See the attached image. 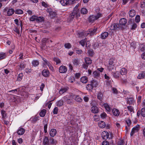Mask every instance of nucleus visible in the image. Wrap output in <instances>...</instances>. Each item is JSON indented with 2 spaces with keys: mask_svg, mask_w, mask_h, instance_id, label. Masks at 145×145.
I'll use <instances>...</instances> for the list:
<instances>
[{
  "mask_svg": "<svg viewBox=\"0 0 145 145\" xmlns=\"http://www.w3.org/2000/svg\"><path fill=\"white\" fill-rule=\"evenodd\" d=\"M72 94L67 95L62 98V100H63V102L66 103L67 104L70 105L72 103Z\"/></svg>",
  "mask_w": 145,
  "mask_h": 145,
  "instance_id": "1",
  "label": "nucleus"
},
{
  "mask_svg": "<svg viewBox=\"0 0 145 145\" xmlns=\"http://www.w3.org/2000/svg\"><path fill=\"white\" fill-rule=\"evenodd\" d=\"M4 12H6L7 16H12L15 10L13 8H6L4 9Z\"/></svg>",
  "mask_w": 145,
  "mask_h": 145,
  "instance_id": "2",
  "label": "nucleus"
},
{
  "mask_svg": "<svg viewBox=\"0 0 145 145\" xmlns=\"http://www.w3.org/2000/svg\"><path fill=\"white\" fill-rule=\"evenodd\" d=\"M97 97L99 101V105L101 106H102V105H103V95L102 93L101 92L98 93L97 95Z\"/></svg>",
  "mask_w": 145,
  "mask_h": 145,
  "instance_id": "3",
  "label": "nucleus"
},
{
  "mask_svg": "<svg viewBox=\"0 0 145 145\" xmlns=\"http://www.w3.org/2000/svg\"><path fill=\"white\" fill-rule=\"evenodd\" d=\"M140 126L138 125H137L135 127H133L132 130L131 131L130 133V135L132 136L136 132H137L140 129Z\"/></svg>",
  "mask_w": 145,
  "mask_h": 145,
  "instance_id": "4",
  "label": "nucleus"
},
{
  "mask_svg": "<svg viewBox=\"0 0 145 145\" xmlns=\"http://www.w3.org/2000/svg\"><path fill=\"white\" fill-rule=\"evenodd\" d=\"M120 27V25L117 23H114L112 24L110 27V29L111 30H115Z\"/></svg>",
  "mask_w": 145,
  "mask_h": 145,
  "instance_id": "5",
  "label": "nucleus"
},
{
  "mask_svg": "<svg viewBox=\"0 0 145 145\" xmlns=\"http://www.w3.org/2000/svg\"><path fill=\"white\" fill-rule=\"evenodd\" d=\"M67 70V67L66 66L63 65L60 66L59 69V72L61 73H65Z\"/></svg>",
  "mask_w": 145,
  "mask_h": 145,
  "instance_id": "6",
  "label": "nucleus"
},
{
  "mask_svg": "<svg viewBox=\"0 0 145 145\" xmlns=\"http://www.w3.org/2000/svg\"><path fill=\"white\" fill-rule=\"evenodd\" d=\"M72 99H74L76 101L78 102L81 103L83 101L82 99L79 95L72 94Z\"/></svg>",
  "mask_w": 145,
  "mask_h": 145,
  "instance_id": "7",
  "label": "nucleus"
},
{
  "mask_svg": "<svg viewBox=\"0 0 145 145\" xmlns=\"http://www.w3.org/2000/svg\"><path fill=\"white\" fill-rule=\"evenodd\" d=\"M91 110L92 112L94 114L97 113L99 111L98 108L95 106H93L91 108Z\"/></svg>",
  "mask_w": 145,
  "mask_h": 145,
  "instance_id": "8",
  "label": "nucleus"
},
{
  "mask_svg": "<svg viewBox=\"0 0 145 145\" xmlns=\"http://www.w3.org/2000/svg\"><path fill=\"white\" fill-rule=\"evenodd\" d=\"M42 73V75L45 77H49L50 76V72L48 69H44L43 70Z\"/></svg>",
  "mask_w": 145,
  "mask_h": 145,
  "instance_id": "9",
  "label": "nucleus"
},
{
  "mask_svg": "<svg viewBox=\"0 0 145 145\" xmlns=\"http://www.w3.org/2000/svg\"><path fill=\"white\" fill-rule=\"evenodd\" d=\"M109 136L108 133L105 131H103L101 134L102 137L104 140H106L108 138Z\"/></svg>",
  "mask_w": 145,
  "mask_h": 145,
  "instance_id": "10",
  "label": "nucleus"
},
{
  "mask_svg": "<svg viewBox=\"0 0 145 145\" xmlns=\"http://www.w3.org/2000/svg\"><path fill=\"white\" fill-rule=\"evenodd\" d=\"M25 130L22 127H19L17 131L18 135H23L25 132Z\"/></svg>",
  "mask_w": 145,
  "mask_h": 145,
  "instance_id": "11",
  "label": "nucleus"
},
{
  "mask_svg": "<svg viewBox=\"0 0 145 145\" xmlns=\"http://www.w3.org/2000/svg\"><path fill=\"white\" fill-rule=\"evenodd\" d=\"M87 39L86 38H85L84 39H82L79 42L80 44L83 47H84L85 44H86V46L87 47V42H86Z\"/></svg>",
  "mask_w": 145,
  "mask_h": 145,
  "instance_id": "12",
  "label": "nucleus"
},
{
  "mask_svg": "<svg viewBox=\"0 0 145 145\" xmlns=\"http://www.w3.org/2000/svg\"><path fill=\"white\" fill-rule=\"evenodd\" d=\"M97 30V28H95L94 29H90L88 31L89 35H93L95 34V33Z\"/></svg>",
  "mask_w": 145,
  "mask_h": 145,
  "instance_id": "13",
  "label": "nucleus"
},
{
  "mask_svg": "<svg viewBox=\"0 0 145 145\" xmlns=\"http://www.w3.org/2000/svg\"><path fill=\"white\" fill-rule=\"evenodd\" d=\"M111 74L114 78L116 79L118 78L121 74L118 71H116L115 72H112Z\"/></svg>",
  "mask_w": 145,
  "mask_h": 145,
  "instance_id": "14",
  "label": "nucleus"
},
{
  "mask_svg": "<svg viewBox=\"0 0 145 145\" xmlns=\"http://www.w3.org/2000/svg\"><path fill=\"white\" fill-rule=\"evenodd\" d=\"M127 20L124 18H121L120 20L119 24L122 25H124L127 23Z\"/></svg>",
  "mask_w": 145,
  "mask_h": 145,
  "instance_id": "15",
  "label": "nucleus"
},
{
  "mask_svg": "<svg viewBox=\"0 0 145 145\" xmlns=\"http://www.w3.org/2000/svg\"><path fill=\"white\" fill-rule=\"evenodd\" d=\"M135 101L133 98H130L127 99V104H129V105H132L134 104Z\"/></svg>",
  "mask_w": 145,
  "mask_h": 145,
  "instance_id": "16",
  "label": "nucleus"
},
{
  "mask_svg": "<svg viewBox=\"0 0 145 145\" xmlns=\"http://www.w3.org/2000/svg\"><path fill=\"white\" fill-rule=\"evenodd\" d=\"M31 64L33 66L36 67L39 65V63L38 60L34 59L32 61Z\"/></svg>",
  "mask_w": 145,
  "mask_h": 145,
  "instance_id": "17",
  "label": "nucleus"
},
{
  "mask_svg": "<svg viewBox=\"0 0 145 145\" xmlns=\"http://www.w3.org/2000/svg\"><path fill=\"white\" fill-rule=\"evenodd\" d=\"M93 76L94 77L96 78H99L100 76V73L99 71H95L93 73Z\"/></svg>",
  "mask_w": 145,
  "mask_h": 145,
  "instance_id": "18",
  "label": "nucleus"
},
{
  "mask_svg": "<svg viewBox=\"0 0 145 145\" xmlns=\"http://www.w3.org/2000/svg\"><path fill=\"white\" fill-rule=\"evenodd\" d=\"M112 112L113 114L115 116H118L120 114L119 110L116 108H114L112 110Z\"/></svg>",
  "mask_w": 145,
  "mask_h": 145,
  "instance_id": "19",
  "label": "nucleus"
},
{
  "mask_svg": "<svg viewBox=\"0 0 145 145\" xmlns=\"http://www.w3.org/2000/svg\"><path fill=\"white\" fill-rule=\"evenodd\" d=\"M57 131L56 129H51L50 132V135L52 137H54L56 134Z\"/></svg>",
  "mask_w": 145,
  "mask_h": 145,
  "instance_id": "20",
  "label": "nucleus"
},
{
  "mask_svg": "<svg viewBox=\"0 0 145 145\" xmlns=\"http://www.w3.org/2000/svg\"><path fill=\"white\" fill-rule=\"evenodd\" d=\"M130 17L132 18L134 17L136 14V12L134 10H131L129 11V13Z\"/></svg>",
  "mask_w": 145,
  "mask_h": 145,
  "instance_id": "21",
  "label": "nucleus"
},
{
  "mask_svg": "<svg viewBox=\"0 0 145 145\" xmlns=\"http://www.w3.org/2000/svg\"><path fill=\"white\" fill-rule=\"evenodd\" d=\"M137 77L139 79L145 78V71H143L140 73Z\"/></svg>",
  "mask_w": 145,
  "mask_h": 145,
  "instance_id": "22",
  "label": "nucleus"
},
{
  "mask_svg": "<svg viewBox=\"0 0 145 145\" xmlns=\"http://www.w3.org/2000/svg\"><path fill=\"white\" fill-rule=\"evenodd\" d=\"M108 35V33L107 32H105L101 34L100 37L102 39H106Z\"/></svg>",
  "mask_w": 145,
  "mask_h": 145,
  "instance_id": "23",
  "label": "nucleus"
},
{
  "mask_svg": "<svg viewBox=\"0 0 145 145\" xmlns=\"http://www.w3.org/2000/svg\"><path fill=\"white\" fill-rule=\"evenodd\" d=\"M80 81L82 83L86 84L88 81V77L86 76H83L81 78Z\"/></svg>",
  "mask_w": 145,
  "mask_h": 145,
  "instance_id": "24",
  "label": "nucleus"
},
{
  "mask_svg": "<svg viewBox=\"0 0 145 145\" xmlns=\"http://www.w3.org/2000/svg\"><path fill=\"white\" fill-rule=\"evenodd\" d=\"M96 20V18L95 15L90 16L89 18V21L90 22L93 23Z\"/></svg>",
  "mask_w": 145,
  "mask_h": 145,
  "instance_id": "25",
  "label": "nucleus"
},
{
  "mask_svg": "<svg viewBox=\"0 0 145 145\" xmlns=\"http://www.w3.org/2000/svg\"><path fill=\"white\" fill-rule=\"evenodd\" d=\"M68 90V88L67 87L62 88L59 91V93L61 95H62L64 93L66 92Z\"/></svg>",
  "mask_w": 145,
  "mask_h": 145,
  "instance_id": "26",
  "label": "nucleus"
},
{
  "mask_svg": "<svg viewBox=\"0 0 145 145\" xmlns=\"http://www.w3.org/2000/svg\"><path fill=\"white\" fill-rule=\"evenodd\" d=\"M79 14H77L74 12H72L69 15V19L70 20H72L74 18L75 15L78 16Z\"/></svg>",
  "mask_w": 145,
  "mask_h": 145,
  "instance_id": "27",
  "label": "nucleus"
},
{
  "mask_svg": "<svg viewBox=\"0 0 145 145\" xmlns=\"http://www.w3.org/2000/svg\"><path fill=\"white\" fill-rule=\"evenodd\" d=\"M21 91V89L20 88H18L17 89L12 90H10L8 91V92H12L13 93H15L16 94H18V93H19Z\"/></svg>",
  "mask_w": 145,
  "mask_h": 145,
  "instance_id": "28",
  "label": "nucleus"
},
{
  "mask_svg": "<svg viewBox=\"0 0 145 145\" xmlns=\"http://www.w3.org/2000/svg\"><path fill=\"white\" fill-rule=\"evenodd\" d=\"M84 61L85 63L88 65L91 64L92 63V60L89 57H86L84 58Z\"/></svg>",
  "mask_w": 145,
  "mask_h": 145,
  "instance_id": "29",
  "label": "nucleus"
},
{
  "mask_svg": "<svg viewBox=\"0 0 145 145\" xmlns=\"http://www.w3.org/2000/svg\"><path fill=\"white\" fill-rule=\"evenodd\" d=\"M39 116H35L32 117L31 118V120L32 123H35L39 120Z\"/></svg>",
  "mask_w": 145,
  "mask_h": 145,
  "instance_id": "30",
  "label": "nucleus"
},
{
  "mask_svg": "<svg viewBox=\"0 0 145 145\" xmlns=\"http://www.w3.org/2000/svg\"><path fill=\"white\" fill-rule=\"evenodd\" d=\"M60 3L63 6H65L69 4V1L68 0H60Z\"/></svg>",
  "mask_w": 145,
  "mask_h": 145,
  "instance_id": "31",
  "label": "nucleus"
},
{
  "mask_svg": "<svg viewBox=\"0 0 145 145\" xmlns=\"http://www.w3.org/2000/svg\"><path fill=\"white\" fill-rule=\"evenodd\" d=\"M98 125L99 127L103 128L105 127L106 124L104 121H100L98 123Z\"/></svg>",
  "mask_w": 145,
  "mask_h": 145,
  "instance_id": "32",
  "label": "nucleus"
},
{
  "mask_svg": "<svg viewBox=\"0 0 145 145\" xmlns=\"http://www.w3.org/2000/svg\"><path fill=\"white\" fill-rule=\"evenodd\" d=\"M127 72V70L125 68H123L121 69L120 72V74L122 75H125Z\"/></svg>",
  "mask_w": 145,
  "mask_h": 145,
  "instance_id": "33",
  "label": "nucleus"
},
{
  "mask_svg": "<svg viewBox=\"0 0 145 145\" xmlns=\"http://www.w3.org/2000/svg\"><path fill=\"white\" fill-rule=\"evenodd\" d=\"M102 105H103L105 109L108 112H110L111 110V108H110L109 105L107 104L106 103L103 104Z\"/></svg>",
  "mask_w": 145,
  "mask_h": 145,
  "instance_id": "34",
  "label": "nucleus"
},
{
  "mask_svg": "<svg viewBox=\"0 0 145 145\" xmlns=\"http://www.w3.org/2000/svg\"><path fill=\"white\" fill-rule=\"evenodd\" d=\"M64 102L62 99L56 103V105L57 106L61 107L63 105Z\"/></svg>",
  "mask_w": 145,
  "mask_h": 145,
  "instance_id": "35",
  "label": "nucleus"
},
{
  "mask_svg": "<svg viewBox=\"0 0 145 145\" xmlns=\"http://www.w3.org/2000/svg\"><path fill=\"white\" fill-rule=\"evenodd\" d=\"M49 12V15L51 18H53L55 17L57 15L56 12H53L51 11V10L48 11Z\"/></svg>",
  "mask_w": 145,
  "mask_h": 145,
  "instance_id": "36",
  "label": "nucleus"
},
{
  "mask_svg": "<svg viewBox=\"0 0 145 145\" xmlns=\"http://www.w3.org/2000/svg\"><path fill=\"white\" fill-rule=\"evenodd\" d=\"M1 114L2 116V119L3 120H5L7 116V114L5 111L3 110H1Z\"/></svg>",
  "mask_w": 145,
  "mask_h": 145,
  "instance_id": "37",
  "label": "nucleus"
},
{
  "mask_svg": "<svg viewBox=\"0 0 145 145\" xmlns=\"http://www.w3.org/2000/svg\"><path fill=\"white\" fill-rule=\"evenodd\" d=\"M26 66V64L24 63V62H23L21 63L19 65H18L17 67H20L19 69L20 70H22L25 68Z\"/></svg>",
  "mask_w": 145,
  "mask_h": 145,
  "instance_id": "38",
  "label": "nucleus"
},
{
  "mask_svg": "<svg viewBox=\"0 0 145 145\" xmlns=\"http://www.w3.org/2000/svg\"><path fill=\"white\" fill-rule=\"evenodd\" d=\"M44 20V18L42 16H37L36 20L37 22H41L43 21Z\"/></svg>",
  "mask_w": 145,
  "mask_h": 145,
  "instance_id": "39",
  "label": "nucleus"
},
{
  "mask_svg": "<svg viewBox=\"0 0 145 145\" xmlns=\"http://www.w3.org/2000/svg\"><path fill=\"white\" fill-rule=\"evenodd\" d=\"M90 83H91L93 88L94 87H96L98 86V82L95 80H93L91 81Z\"/></svg>",
  "mask_w": 145,
  "mask_h": 145,
  "instance_id": "40",
  "label": "nucleus"
},
{
  "mask_svg": "<svg viewBox=\"0 0 145 145\" xmlns=\"http://www.w3.org/2000/svg\"><path fill=\"white\" fill-rule=\"evenodd\" d=\"M78 6L79 5L78 4L74 8L73 11V12H75V13L78 14H79L80 11L78 9Z\"/></svg>",
  "mask_w": 145,
  "mask_h": 145,
  "instance_id": "41",
  "label": "nucleus"
},
{
  "mask_svg": "<svg viewBox=\"0 0 145 145\" xmlns=\"http://www.w3.org/2000/svg\"><path fill=\"white\" fill-rule=\"evenodd\" d=\"M46 110L45 109L42 110L39 113V115L41 117H44L45 115Z\"/></svg>",
  "mask_w": 145,
  "mask_h": 145,
  "instance_id": "42",
  "label": "nucleus"
},
{
  "mask_svg": "<svg viewBox=\"0 0 145 145\" xmlns=\"http://www.w3.org/2000/svg\"><path fill=\"white\" fill-rule=\"evenodd\" d=\"M81 13L83 14H86L88 12V11L87 9L85 8H81L80 10Z\"/></svg>",
  "mask_w": 145,
  "mask_h": 145,
  "instance_id": "43",
  "label": "nucleus"
},
{
  "mask_svg": "<svg viewBox=\"0 0 145 145\" xmlns=\"http://www.w3.org/2000/svg\"><path fill=\"white\" fill-rule=\"evenodd\" d=\"M49 140L47 137H45L44 139L43 143L44 145H48Z\"/></svg>",
  "mask_w": 145,
  "mask_h": 145,
  "instance_id": "44",
  "label": "nucleus"
},
{
  "mask_svg": "<svg viewBox=\"0 0 145 145\" xmlns=\"http://www.w3.org/2000/svg\"><path fill=\"white\" fill-rule=\"evenodd\" d=\"M23 76L22 73H20L18 75L17 80L18 81H21L22 79Z\"/></svg>",
  "mask_w": 145,
  "mask_h": 145,
  "instance_id": "45",
  "label": "nucleus"
},
{
  "mask_svg": "<svg viewBox=\"0 0 145 145\" xmlns=\"http://www.w3.org/2000/svg\"><path fill=\"white\" fill-rule=\"evenodd\" d=\"M86 88L87 90L89 91H92L93 87L91 83H90V84H88L87 85Z\"/></svg>",
  "mask_w": 145,
  "mask_h": 145,
  "instance_id": "46",
  "label": "nucleus"
},
{
  "mask_svg": "<svg viewBox=\"0 0 145 145\" xmlns=\"http://www.w3.org/2000/svg\"><path fill=\"white\" fill-rule=\"evenodd\" d=\"M16 14H20L23 13V11L20 9H17L15 10L14 12Z\"/></svg>",
  "mask_w": 145,
  "mask_h": 145,
  "instance_id": "47",
  "label": "nucleus"
},
{
  "mask_svg": "<svg viewBox=\"0 0 145 145\" xmlns=\"http://www.w3.org/2000/svg\"><path fill=\"white\" fill-rule=\"evenodd\" d=\"M50 143L52 145L56 144L57 143V142L54 140L52 138H51L49 139Z\"/></svg>",
  "mask_w": 145,
  "mask_h": 145,
  "instance_id": "48",
  "label": "nucleus"
},
{
  "mask_svg": "<svg viewBox=\"0 0 145 145\" xmlns=\"http://www.w3.org/2000/svg\"><path fill=\"white\" fill-rule=\"evenodd\" d=\"M53 60L54 61L56 62V64H59L61 62L60 60L57 57H54L53 58Z\"/></svg>",
  "mask_w": 145,
  "mask_h": 145,
  "instance_id": "49",
  "label": "nucleus"
},
{
  "mask_svg": "<svg viewBox=\"0 0 145 145\" xmlns=\"http://www.w3.org/2000/svg\"><path fill=\"white\" fill-rule=\"evenodd\" d=\"M115 60V58L112 57L109 60V64L110 65H113L114 64V61Z\"/></svg>",
  "mask_w": 145,
  "mask_h": 145,
  "instance_id": "50",
  "label": "nucleus"
},
{
  "mask_svg": "<svg viewBox=\"0 0 145 145\" xmlns=\"http://www.w3.org/2000/svg\"><path fill=\"white\" fill-rule=\"evenodd\" d=\"M125 144L124 141L123 140H120L117 142V145H124Z\"/></svg>",
  "mask_w": 145,
  "mask_h": 145,
  "instance_id": "51",
  "label": "nucleus"
},
{
  "mask_svg": "<svg viewBox=\"0 0 145 145\" xmlns=\"http://www.w3.org/2000/svg\"><path fill=\"white\" fill-rule=\"evenodd\" d=\"M125 121L128 126L129 127L131 125V122L130 119L129 118H127L126 119Z\"/></svg>",
  "mask_w": 145,
  "mask_h": 145,
  "instance_id": "52",
  "label": "nucleus"
},
{
  "mask_svg": "<svg viewBox=\"0 0 145 145\" xmlns=\"http://www.w3.org/2000/svg\"><path fill=\"white\" fill-rule=\"evenodd\" d=\"M114 64L112 65L109 64L108 66V69L109 71H111L113 69H114Z\"/></svg>",
  "mask_w": 145,
  "mask_h": 145,
  "instance_id": "53",
  "label": "nucleus"
},
{
  "mask_svg": "<svg viewBox=\"0 0 145 145\" xmlns=\"http://www.w3.org/2000/svg\"><path fill=\"white\" fill-rule=\"evenodd\" d=\"M141 115L142 116L145 117V108H143L141 110Z\"/></svg>",
  "mask_w": 145,
  "mask_h": 145,
  "instance_id": "54",
  "label": "nucleus"
},
{
  "mask_svg": "<svg viewBox=\"0 0 145 145\" xmlns=\"http://www.w3.org/2000/svg\"><path fill=\"white\" fill-rule=\"evenodd\" d=\"M88 53L90 56H92L94 55V53L92 50H88Z\"/></svg>",
  "mask_w": 145,
  "mask_h": 145,
  "instance_id": "55",
  "label": "nucleus"
},
{
  "mask_svg": "<svg viewBox=\"0 0 145 145\" xmlns=\"http://www.w3.org/2000/svg\"><path fill=\"white\" fill-rule=\"evenodd\" d=\"M6 56V55L4 53H0V60L5 59Z\"/></svg>",
  "mask_w": 145,
  "mask_h": 145,
  "instance_id": "56",
  "label": "nucleus"
},
{
  "mask_svg": "<svg viewBox=\"0 0 145 145\" xmlns=\"http://www.w3.org/2000/svg\"><path fill=\"white\" fill-rule=\"evenodd\" d=\"M64 46L66 48L70 49L71 48V45L69 43H67L64 44Z\"/></svg>",
  "mask_w": 145,
  "mask_h": 145,
  "instance_id": "57",
  "label": "nucleus"
},
{
  "mask_svg": "<svg viewBox=\"0 0 145 145\" xmlns=\"http://www.w3.org/2000/svg\"><path fill=\"white\" fill-rule=\"evenodd\" d=\"M58 108L57 107H55L53 110V113L54 114H57L58 113Z\"/></svg>",
  "mask_w": 145,
  "mask_h": 145,
  "instance_id": "58",
  "label": "nucleus"
},
{
  "mask_svg": "<svg viewBox=\"0 0 145 145\" xmlns=\"http://www.w3.org/2000/svg\"><path fill=\"white\" fill-rule=\"evenodd\" d=\"M135 21L136 22L138 23L140 21V16L139 15H137L135 18Z\"/></svg>",
  "mask_w": 145,
  "mask_h": 145,
  "instance_id": "59",
  "label": "nucleus"
},
{
  "mask_svg": "<svg viewBox=\"0 0 145 145\" xmlns=\"http://www.w3.org/2000/svg\"><path fill=\"white\" fill-rule=\"evenodd\" d=\"M37 16L33 15L30 18V20L31 21H34L36 20Z\"/></svg>",
  "mask_w": 145,
  "mask_h": 145,
  "instance_id": "60",
  "label": "nucleus"
},
{
  "mask_svg": "<svg viewBox=\"0 0 145 145\" xmlns=\"http://www.w3.org/2000/svg\"><path fill=\"white\" fill-rule=\"evenodd\" d=\"M32 70V69H31V68H26L25 71L26 73L28 74L31 72Z\"/></svg>",
  "mask_w": 145,
  "mask_h": 145,
  "instance_id": "61",
  "label": "nucleus"
},
{
  "mask_svg": "<svg viewBox=\"0 0 145 145\" xmlns=\"http://www.w3.org/2000/svg\"><path fill=\"white\" fill-rule=\"evenodd\" d=\"M137 25L136 24L134 23L132 25L131 29L132 30H135L137 27Z\"/></svg>",
  "mask_w": 145,
  "mask_h": 145,
  "instance_id": "62",
  "label": "nucleus"
},
{
  "mask_svg": "<svg viewBox=\"0 0 145 145\" xmlns=\"http://www.w3.org/2000/svg\"><path fill=\"white\" fill-rule=\"evenodd\" d=\"M106 116L107 114L105 113L104 112L102 113L100 115L101 118L103 119L105 118H106Z\"/></svg>",
  "mask_w": 145,
  "mask_h": 145,
  "instance_id": "63",
  "label": "nucleus"
},
{
  "mask_svg": "<svg viewBox=\"0 0 145 145\" xmlns=\"http://www.w3.org/2000/svg\"><path fill=\"white\" fill-rule=\"evenodd\" d=\"M127 108L129 111H130L131 112H133L134 111V109L133 108V107L131 106H129L127 107Z\"/></svg>",
  "mask_w": 145,
  "mask_h": 145,
  "instance_id": "64",
  "label": "nucleus"
}]
</instances>
